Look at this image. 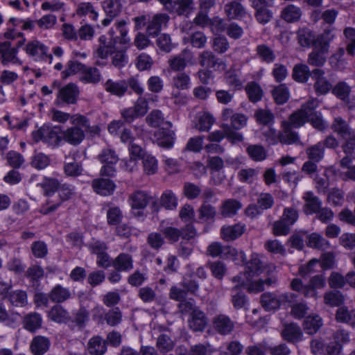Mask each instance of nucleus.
Segmentation results:
<instances>
[{
  "label": "nucleus",
  "mask_w": 355,
  "mask_h": 355,
  "mask_svg": "<svg viewBox=\"0 0 355 355\" xmlns=\"http://www.w3.org/2000/svg\"><path fill=\"white\" fill-rule=\"evenodd\" d=\"M79 94L78 87L76 84L68 83L59 89L55 103L61 107L64 105H73L76 103Z\"/></svg>",
  "instance_id": "4"
},
{
  "label": "nucleus",
  "mask_w": 355,
  "mask_h": 355,
  "mask_svg": "<svg viewBox=\"0 0 355 355\" xmlns=\"http://www.w3.org/2000/svg\"><path fill=\"white\" fill-rule=\"evenodd\" d=\"M334 28H325L322 33L316 38V43L319 47H322L327 51L329 50L330 43L334 40Z\"/></svg>",
  "instance_id": "50"
},
{
  "label": "nucleus",
  "mask_w": 355,
  "mask_h": 355,
  "mask_svg": "<svg viewBox=\"0 0 355 355\" xmlns=\"http://www.w3.org/2000/svg\"><path fill=\"white\" fill-rule=\"evenodd\" d=\"M101 6L106 15L101 24L106 27L121 13L122 4L121 0H104L101 3Z\"/></svg>",
  "instance_id": "9"
},
{
  "label": "nucleus",
  "mask_w": 355,
  "mask_h": 355,
  "mask_svg": "<svg viewBox=\"0 0 355 355\" xmlns=\"http://www.w3.org/2000/svg\"><path fill=\"white\" fill-rule=\"evenodd\" d=\"M71 292L68 288L61 284H56L49 293L50 300L55 303H62L71 297Z\"/></svg>",
  "instance_id": "35"
},
{
  "label": "nucleus",
  "mask_w": 355,
  "mask_h": 355,
  "mask_svg": "<svg viewBox=\"0 0 355 355\" xmlns=\"http://www.w3.org/2000/svg\"><path fill=\"white\" fill-rule=\"evenodd\" d=\"M336 319L338 322L355 325V309L349 311L346 306H340L336 311Z\"/></svg>",
  "instance_id": "49"
},
{
  "label": "nucleus",
  "mask_w": 355,
  "mask_h": 355,
  "mask_svg": "<svg viewBox=\"0 0 355 355\" xmlns=\"http://www.w3.org/2000/svg\"><path fill=\"white\" fill-rule=\"evenodd\" d=\"M169 13L189 16L194 9L193 0H157Z\"/></svg>",
  "instance_id": "3"
},
{
  "label": "nucleus",
  "mask_w": 355,
  "mask_h": 355,
  "mask_svg": "<svg viewBox=\"0 0 355 355\" xmlns=\"http://www.w3.org/2000/svg\"><path fill=\"white\" fill-rule=\"evenodd\" d=\"M199 64L205 69L219 68L225 64L211 51H203L198 56Z\"/></svg>",
  "instance_id": "20"
},
{
  "label": "nucleus",
  "mask_w": 355,
  "mask_h": 355,
  "mask_svg": "<svg viewBox=\"0 0 355 355\" xmlns=\"http://www.w3.org/2000/svg\"><path fill=\"white\" fill-rule=\"evenodd\" d=\"M252 8L255 10L254 17L261 24H268L273 18L274 13L270 8L275 5V0H249Z\"/></svg>",
  "instance_id": "1"
},
{
  "label": "nucleus",
  "mask_w": 355,
  "mask_h": 355,
  "mask_svg": "<svg viewBox=\"0 0 355 355\" xmlns=\"http://www.w3.org/2000/svg\"><path fill=\"white\" fill-rule=\"evenodd\" d=\"M263 135L268 146H276L281 143L283 132L277 131L272 127H269L268 130L265 131Z\"/></svg>",
  "instance_id": "62"
},
{
  "label": "nucleus",
  "mask_w": 355,
  "mask_h": 355,
  "mask_svg": "<svg viewBox=\"0 0 355 355\" xmlns=\"http://www.w3.org/2000/svg\"><path fill=\"white\" fill-rule=\"evenodd\" d=\"M332 93L339 99L347 102L351 93V87L347 83L340 81L332 87Z\"/></svg>",
  "instance_id": "54"
},
{
  "label": "nucleus",
  "mask_w": 355,
  "mask_h": 355,
  "mask_svg": "<svg viewBox=\"0 0 355 355\" xmlns=\"http://www.w3.org/2000/svg\"><path fill=\"white\" fill-rule=\"evenodd\" d=\"M198 219L200 222L214 220L217 211L215 207L210 204L202 203L198 209Z\"/></svg>",
  "instance_id": "46"
},
{
  "label": "nucleus",
  "mask_w": 355,
  "mask_h": 355,
  "mask_svg": "<svg viewBox=\"0 0 355 355\" xmlns=\"http://www.w3.org/2000/svg\"><path fill=\"white\" fill-rule=\"evenodd\" d=\"M76 14L80 17L89 16L94 21H97L98 17V12L91 2L78 3L76 6Z\"/></svg>",
  "instance_id": "39"
},
{
  "label": "nucleus",
  "mask_w": 355,
  "mask_h": 355,
  "mask_svg": "<svg viewBox=\"0 0 355 355\" xmlns=\"http://www.w3.org/2000/svg\"><path fill=\"white\" fill-rule=\"evenodd\" d=\"M87 349L92 355H103L107 351V346L101 336H95L89 339Z\"/></svg>",
  "instance_id": "42"
},
{
  "label": "nucleus",
  "mask_w": 355,
  "mask_h": 355,
  "mask_svg": "<svg viewBox=\"0 0 355 355\" xmlns=\"http://www.w3.org/2000/svg\"><path fill=\"white\" fill-rule=\"evenodd\" d=\"M272 96L274 101L278 105L286 103L290 98L289 89L285 84H280L273 88Z\"/></svg>",
  "instance_id": "47"
},
{
  "label": "nucleus",
  "mask_w": 355,
  "mask_h": 355,
  "mask_svg": "<svg viewBox=\"0 0 355 355\" xmlns=\"http://www.w3.org/2000/svg\"><path fill=\"white\" fill-rule=\"evenodd\" d=\"M256 51L259 57L267 63H271L275 60L274 51L266 44L258 45Z\"/></svg>",
  "instance_id": "63"
},
{
  "label": "nucleus",
  "mask_w": 355,
  "mask_h": 355,
  "mask_svg": "<svg viewBox=\"0 0 355 355\" xmlns=\"http://www.w3.org/2000/svg\"><path fill=\"white\" fill-rule=\"evenodd\" d=\"M324 301L331 306H340L344 302V297L340 291H329L324 293Z\"/></svg>",
  "instance_id": "61"
},
{
  "label": "nucleus",
  "mask_w": 355,
  "mask_h": 355,
  "mask_svg": "<svg viewBox=\"0 0 355 355\" xmlns=\"http://www.w3.org/2000/svg\"><path fill=\"white\" fill-rule=\"evenodd\" d=\"M242 261L245 262V275L247 279L260 275L263 272V266L259 256L257 253H252L248 261L243 257Z\"/></svg>",
  "instance_id": "13"
},
{
  "label": "nucleus",
  "mask_w": 355,
  "mask_h": 355,
  "mask_svg": "<svg viewBox=\"0 0 355 355\" xmlns=\"http://www.w3.org/2000/svg\"><path fill=\"white\" fill-rule=\"evenodd\" d=\"M104 88L106 92L121 97L128 91V83H126L125 80H113L112 79H108L104 84Z\"/></svg>",
  "instance_id": "26"
},
{
  "label": "nucleus",
  "mask_w": 355,
  "mask_h": 355,
  "mask_svg": "<svg viewBox=\"0 0 355 355\" xmlns=\"http://www.w3.org/2000/svg\"><path fill=\"white\" fill-rule=\"evenodd\" d=\"M241 202L235 198H227L222 201L219 207V214L224 218H232L241 209Z\"/></svg>",
  "instance_id": "14"
},
{
  "label": "nucleus",
  "mask_w": 355,
  "mask_h": 355,
  "mask_svg": "<svg viewBox=\"0 0 355 355\" xmlns=\"http://www.w3.org/2000/svg\"><path fill=\"white\" fill-rule=\"evenodd\" d=\"M25 275L31 286L37 290L40 286L41 279L44 277V270L41 266L35 264L27 269Z\"/></svg>",
  "instance_id": "24"
},
{
  "label": "nucleus",
  "mask_w": 355,
  "mask_h": 355,
  "mask_svg": "<svg viewBox=\"0 0 355 355\" xmlns=\"http://www.w3.org/2000/svg\"><path fill=\"white\" fill-rule=\"evenodd\" d=\"M42 318L38 313H29L23 319L24 328L31 333H35L42 327Z\"/></svg>",
  "instance_id": "32"
},
{
  "label": "nucleus",
  "mask_w": 355,
  "mask_h": 355,
  "mask_svg": "<svg viewBox=\"0 0 355 355\" xmlns=\"http://www.w3.org/2000/svg\"><path fill=\"white\" fill-rule=\"evenodd\" d=\"M49 318L58 324L69 323L70 316L69 312L61 305H54L49 312Z\"/></svg>",
  "instance_id": "33"
},
{
  "label": "nucleus",
  "mask_w": 355,
  "mask_h": 355,
  "mask_svg": "<svg viewBox=\"0 0 355 355\" xmlns=\"http://www.w3.org/2000/svg\"><path fill=\"white\" fill-rule=\"evenodd\" d=\"M292 76L295 81L305 83L309 77L312 78V71H310L309 66L305 64H297L293 69Z\"/></svg>",
  "instance_id": "40"
},
{
  "label": "nucleus",
  "mask_w": 355,
  "mask_h": 355,
  "mask_svg": "<svg viewBox=\"0 0 355 355\" xmlns=\"http://www.w3.org/2000/svg\"><path fill=\"white\" fill-rule=\"evenodd\" d=\"M261 304L265 311H273L278 309L281 304V300L273 293L266 292L261 295Z\"/></svg>",
  "instance_id": "38"
},
{
  "label": "nucleus",
  "mask_w": 355,
  "mask_h": 355,
  "mask_svg": "<svg viewBox=\"0 0 355 355\" xmlns=\"http://www.w3.org/2000/svg\"><path fill=\"white\" fill-rule=\"evenodd\" d=\"M160 201L162 207L166 210H175L178 205V198L171 189H166L162 193Z\"/></svg>",
  "instance_id": "41"
},
{
  "label": "nucleus",
  "mask_w": 355,
  "mask_h": 355,
  "mask_svg": "<svg viewBox=\"0 0 355 355\" xmlns=\"http://www.w3.org/2000/svg\"><path fill=\"white\" fill-rule=\"evenodd\" d=\"M249 157L254 162H262L266 159L267 154L265 148L261 145L252 144L246 148Z\"/></svg>",
  "instance_id": "51"
},
{
  "label": "nucleus",
  "mask_w": 355,
  "mask_h": 355,
  "mask_svg": "<svg viewBox=\"0 0 355 355\" xmlns=\"http://www.w3.org/2000/svg\"><path fill=\"white\" fill-rule=\"evenodd\" d=\"M309 121V112H292L288 121H283L282 127L286 130L300 128Z\"/></svg>",
  "instance_id": "22"
},
{
  "label": "nucleus",
  "mask_w": 355,
  "mask_h": 355,
  "mask_svg": "<svg viewBox=\"0 0 355 355\" xmlns=\"http://www.w3.org/2000/svg\"><path fill=\"white\" fill-rule=\"evenodd\" d=\"M192 58L191 53L189 50L184 49L180 54L172 57L168 60L170 67L175 71L183 70L186 65L187 62Z\"/></svg>",
  "instance_id": "30"
},
{
  "label": "nucleus",
  "mask_w": 355,
  "mask_h": 355,
  "mask_svg": "<svg viewBox=\"0 0 355 355\" xmlns=\"http://www.w3.org/2000/svg\"><path fill=\"white\" fill-rule=\"evenodd\" d=\"M144 171L147 175H153L158 168L157 159L152 155H146L142 158Z\"/></svg>",
  "instance_id": "59"
},
{
  "label": "nucleus",
  "mask_w": 355,
  "mask_h": 355,
  "mask_svg": "<svg viewBox=\"0 0 355 355\" xmlns=\"http://www.w3.org/2000/svg\"><path fill=\"white\" fill-rule=\"evenodd\" d=\"M51 342L44 336H35L30 345L31 350L34 355H44L49 349Z\"/></svg>",
  "instance_id": "27"
},
{
  "label": "nucleus",
  "mask_w": 355,
  "mask_h": 355,
  "mask_svg": "<svg viewBox=\"0 0 355 355\" xmlns=\"http://www.w3.org/2000/svg\"><path fill=\"white\" fill-rule=\"evenodd\" d=\"M73 191L74 187L71 184L67 183L62 184H60V186H59V189L58 190L60 199V201L49 206L43 205L41 207L40 213L42 215H48L50 213L55 211L60 207L63 202L67 201L71 198L73 193Z\"/></svg>",
  "instance_id": "6"
},
{
  "label": "nucleus",
  "mask_w": 355,
  "mask_h": 355,
  "mask_svg": "<svg viewBox=\"0 0 355 355\" xmlns=\"http://www.w3.org/2000/svg\"><path fill=\"white\" fill-rule=\"evenodd\" d=\"M8 300L15 306H24L27 304L28 296L26 291L16 290L11 291Z\"/></svg>",
  "instance_id": "57"
},
{
  "label": "nucleus",
  "mask_w": 355,
  "mask_h": 355,
  "mask_svg": "<svg viewBox=\"0 0 355 355\" xmlns=\"http://www.w3.org/2000/svg\"><path fill=\"white\" fill-rule=\"evenodd\" d=\"M101 75L99 70L96 67H89L85 65L80 80L86 83L96 84L100 82Z\"/></svg>",
  "instance_id": "48"
},
{
  "label": "nucleus",
  "mask_w": 355,
  "mask_h": 355,
  "mask_svg": "<svg viewBox=\"0 0 355 355\" xmlns=\"http://www.w3.org/2000/svg\"><path fill=\"white\" fill-rule=\"evenodd\" d=\"M327 245H329V241L319 233L313 232L306 237V245L310 248L322 250Z\"/></svg>",
  "instance_id": "53"
},
{
  "label": "nucleus",
  "mask_w": 355,
  "mask_h": 355,
  "mask_svg": "<svg viewBox=\"0 0 355 355\" xmlns=\"http://www.w3.org/2000/svg\"><path fill=\"white\" fill-rule=\"evenodd\" d=\"M302 198L305 202L303 211L306 216L315 214L321 209L322 202L318 196L314 195L313 191L305 192Z\"/></svg>",
  "instance_id": "16"
},
{
  "label": "nucleus",
  "mask_w": 355,
  "mask_h": 355,
  "mask_svg": "<svg viewBox=\"0 0 355 355\" xmlns=\"http://www.w3.org/2000/svg\"><path fill=\"white\" fill-rule=\"evenodd\" d=\"M324 75V71L320 68H315L312 70L313 88L317 94L321 95L327 94L332 89L331 83Z\"/></svg>",
  "instance_id": "10"
},
{
  "label": "nucleus",
  "mask_w": 355,
  "mask_h": 355,
  "mask_svg": "<svg viewBox=\"0 0 355 355\" xmlns=\"http://www.w3.org/2000/svg\"><path fill=\"white\" fill-rule=\"evenodd\" d=\"M245 231V225L238 223L232 225L223 226L221 228V236L225 241H234L241 236Z\"/></svg>",
  "instance_id": "23"
},
{
  "label": "nucleus",
  "mask_w": 355,
  "mask_h": 355,
  "mask_svg": "<svg viewBox=\"0 0 355 355\" xmlns=\"http://www.w3.org/2000/svg\"><path fill=\"white\" fill-rule=\"evenodd\" d=\"M17 49L11 47L10 42L0 43V61L3 65L9 63H16L18 60Z\"/></svg>",
  "instance_id": "25"
},
{
  "label": "nucleus",
  "mask_w": 355,
  "mask_h": 355,
  "mask_svg": "<svg viewBox=\"0 0 355 355\" xmlns=\"http://www.w3.org/2000/svg\"><path fill=\"white\" fill-rule=\"evenodd\" d=\"M225 11L227 17L232 19H239L243 18L246 10L244 6L237 1H232L225 6Z\"/></svg>",
  "instance_id": "34"
},
{
  "label": "nucleus",
  "mask_w": 355,
  "mask_h": 355,
  "mask_svg": "<svg viewBox=\"0 0 355 355\" xmlns=\"http://www.w3.org/2000/svg\"><path fill=\"white\" fill-rule=\"evenodd\" d=\"M92 187L97 194L108 196L114 193L116 184L114 181L110 179L96 178L92 182Z\"/></svg>",
  "instance_id": "15"
},
{
  "label": "nucleus",
  "mask_w": 355,
  "mask_h": 355,
  "mask_svg": "<svg viewBox=\"0 0 355 355\" xmlns=\"http://www.w3.org/2000/svg\"><path fill=\"white\" fill-rule=\"evenodd\" d=\"M322 325V318L317 315L307 316L303 322V327L309 334H315Z\"/></svg>",
  "instance_id": "43"
},
{
  "label": "nucleus",
  "mask_w": 355,
  "mask_h": 355,
  "mask_svg": "<svg viewBox=\"0 0 355 355\" xmlns=\"http://www.w3.org/2000/svg\"><path fill=\"white\" fill-rule=\"evenodd\" d=\"M196 124V128L201 132L209 131L215 121L211 112H203Z\"/></svg>",
  "instance_id": "60"
},
{
  "label": "nucleus",
  "mask_w": 355,
  "mask_h": 355,
  "mask_svg": "<svg viewBox=\"0 0 355 355\" xmlns=\"http://www.w3.org/2000/svg\"><path fill=\"white\" fill-rule=\"evenodd\" d=\"M170 17L166 13H157L148 21L146 33L149 36L155 37L163 28L167 27Z\"/></svg>",
  "instance_id": "8"
},
{
  "label": "nucleus",
  "mask_w": 355,
  "mask_h": 355,
  "mask_svg": "<svg viewBox=\"0 0 355 355\" xmlns=\"http://www.w3.org/2000/svg\"><path fill=\"white\" fill-rule=\"evenodd\" d=\"M202 190L193 182H186L183 185L182 194L189 200L197 199L201 194Z\"/></svg>",
  "instance_id": "55"
},
{
  "label": "nucleus",
  "mask_w": 355,
  "mask_h": 355,
  "mask_svg": "<svg viewBox=\"0 0 355 355\" xmlns=\"http://www.w3.org/2000/svg\"><path fill=\"white\" fill-rule=\"evenodd\" d=\"M156 346L161 353L164 354L173 350L174 343L169 336L162 334L157 338Z\"/></svg>",
  "instance_id": "58"
},
{
  "label": "nucleus",
  "mask_w": 355,
  "mask_h": 355,
  "mask_svg": "<svg viewBox=\"0 0 355 355\" xmlns=\"http://www.w3.org/2000/svg\"><path fill=\"white\" fill-rule=\"evenodd\" d=\"M48 47L39 40H35L29 42L25 47L26 53L34 60L40 61L48 59L51 63L53 55L48 54Z\"/></svg>",
  "instance_id": "5"
},
{
  "label": "nucleus",
  "mask_w": 355,
  "mask_h": 355,
  "mask_svg": "<svg viewBox=\"0 0 355 355\" xmlns=\"http://www.w3.org/2000/svg\"><path fill=\"white\" fill-rule=\"evenodd\" d=\"M226 84L234 90H241L243 87L244 80L241 78L239 71L231 67L224 74Z\"/></svg>",
  "instance_id": "29"
},
{
  "label": "nucleus",
  "mask_w": 355,
  "mask_h": 355,
  "mask_svg": "<svg viewBox=\"0 0 355 355\" xmlns=\"http://www.w3.org/2000/svg\"><path fill=\"white\" fill-rule=\"evenodd\" d=\"M213 327L220 336L230 335L235 327V323L225 314H219L213 318Z\"/></svg>",
  "instance_id": "11"
},
{
  "label": "nucleus",
  "mask_w": 355,
  "mask_h": 355,
  "mask_svg": "<svg viewBox=\"0 0 355 355\" xmlns=\"http://www.w3.org/2000/svg\"><path fill=\"white\" fill-rule=\"evenodd\" d=\"M40 184L42 188L44 195L46 197H51L59 189L60 182L57 178L44 177Z\"/></svg>",
  "instance_id": "45"
},
{
  "label": "nucleus",
  "mask_w": 355,
  "mask_h": 355,
  "mask_svg": "<svg viewBox=\"0 0 355 355\" xmlns=\"http://www.w3.org/2000/svg\"><path fill=\"white\" fill-rule=\"evenodd\" d=\"M33 255L37 259H43L48 254V247L43 241H35L33 242L31 246Z\"/></svg>",
  "instance_id": "64"
},
{
  "label": "nucleus",
  "mask_w": 355,
  "mask_h": 355,
  "mask_svg": "<svg viewBox=\"0 0 355 355\" xmlns=\"http://www.w3.org/2000/svg\"><path fill=\"white\" fill-rule=\"evenodd\" d=\"M328 52L329 51L322 47L315 46L308 55L307 63L316 68L324 66L327 62V54Z\"/></svg>",
  "instance_id": "21"
},
{
  "label": "nucleus",
  "mask_w": 355,
  "mask_h": 355,
  "mask_svg": "<svg viewBox=\"0 0 355 355\" xmlns=\"http://www.w3.org/2000/svg\"><path fill=\"white\" fill-rule=\"evenodd\" d=\"M281 336L285 341L295 344L302 340V332L296 323L291 322L284 326Z\"/></svg>",
  "instance_id": "18"
},
{
  "label": "nucleus",
  "mask_w": 355,
  "mask_h": 355,
  "mask_svg": "<svg viewBox=\"0 0 355 355\" xmlns=\"http://www.w3.org/2000/svg\"><path fill=\"white\" fill-rule=\"evenodd\" d=\"M306 154L309 159L315 162H320L324 156V145H322V142H318L310 146L306 150Z\"/></svg>",
  "instance_id": "56"
},
{
  "label": "nucleus",
  "mask_w": 355,
  "mask_h": 355,
  "mask_svg": "<svg viewBox=\"0 0 355 355\" xmlns=\"http://www.w3.org/2000/svg\"><path fill=\"white\" fill-rule=\"evenodd\" d=\"M245 90L249 100L252 103H257L261 100L263 96V91L259 84L254 81L249 82Z\"/></svg>",
  "instance_id": "44"
},
{
  "label": "nucleus",
  "mask_w": 355,
  "mask_h": 355,
  "mask_svg": "<svg viewBox=\"0 0 355 355\" xmlns=\"http://www.w3.org/2000/svg\"><path fill=\"white\" fill-rule=\"evenodd\" d=\"M38 135L41 140L53 147L58 146L64 139L61 125H55L48 130L40 129L38 131Z\"/></svg>",
  "instance_id": "7"
},
{
  "label": "nucleus",
  "mask_w": 355,
  "mask_h": 355,
  "mask_svg": "<svg viewBox=\"0 0 355 355\" xmlns=\"http://www.w3.org/2000/svg\"><path fill=\"white\" fill-rule=\"evenodd\" d=\"M153 200V196L141 190L134 191L129 198L130 205L132 209H144Z\"/></svg>",
  "instance_id": "17"
},
{
  "label": "nucleus",
  "mask_w": 355,
  "mask_h": 355,
  "mask_svg": "<svg viewBox=\"0 0 355 355\" xmlns=\"http://www.w3.org/2000/svg\"><path fill=\"white\" fill-rule=\"evenodd\" d=\"M106 218L110 226L118 225L123 218V212L117 206L111 207L107 210Z\"/></svg>",
  "instance_id": "52"
},
{
  "label": "nucleus",
  "mask_w": 355,
  "mask_h": 355,
  "mask_svg": "<svg viewBox=\"0 0 355 355\" xmlns=\"http://www.w3.org/2000/svg\"><path fill=\"white\" fill-rule=\"evenodd\" d=\"M63 137L67 143L78 145L84 139L85 132L80 128L75 126L63 131Z\"/></svg>",
  "instance_id": "37"
},
{
  "label": "nucleus",
  "mask_w": 355,
  "mask_h": 355,
  "mask_svg": "<svg viewBox=\"0 0 355 355\" xmlns=\"http://www.w3.org/2000/svg\"><path fill=\"white\" fill-rule=\"evenodd\" d=\"M89 311L85 306H81L77 311H73L69 322L74 324L78 329L83 330L89 322Z\"/></svg>",
  "instance_id": "28"
},
{
  "label": "nucleus",
  "mask_w": 355,
  "mask_h": 355,
  "mask_svg": "<svg viewBox=\"0 0 355 355\" xmlns=\"http://www.w3.org/2000/svg\"><path fill=\"white\" fill-rule=\"evenodd\" d=\"M112 267L123 272H129L134 268L132 256L128 252H121L113 259Z\"/></svg>",
  "instance_id": "19"
},
{
  "label": "nucleus",
  "mask_w": 355,
  "mask_h": 355,
  "mask_svg": "<svg viewBox=\"0 0 355 355\" xmlns=\"http://www.w3.org/2000/svg\"><path fill=\"white\" fill-rule=\"evenodd\" d=\"M297 39L299 44L302 47L309 48L316 43L315 33L306 27L298 29Z\"/></svg>",
  "instance_id": "31"
},
{
  "label": "nucleus",
  "mask_w": 355,
  "mask_h": 355,
  "mask_svg": "<svg viewBox=\"0 0 355 355\" xmlns=\"http://www.w3.org/2000/svg\"><path fill=\"white\" fill-rule=\"evenodd\" d=\"M173 123L166 121L162 125L155 130L153 137L157 145L164 149L169 150L173 148L176 136L172 129Z\"/></svg>",
  "instance_id": "2"
},
{
  "label": "nucleus",
  "mask_w": 355,
  "mask_h": 355,
  "mask_svg": "<svg viewBox=\"0 0 355 355\" xmlns=\"http://www.w3.org/2000/svg\"><path fill=\"white\" fill-rule=\"evenodd\" d=\"M207 324V316L200 308H196L189 316L188 326L193 332H202Z\"/></svg>",
  "instance_id": "12"
},
{
  "label": "nucleus",
  "mask_w": 355,
  "mask_h": 355,
  "mask_svg": "<svg viewBox=\"0 0 355 355\" xmlns=\"http://www.w3.org/2000/svg\"><path fill=\"white\" fill-rule=\"evenodd\" d=\"M302 15V9L293 4L286 6L281 12V17L288 23H295L298 21Z\"/></svg>",
  "instance_id": "36"
}]
</instances>
